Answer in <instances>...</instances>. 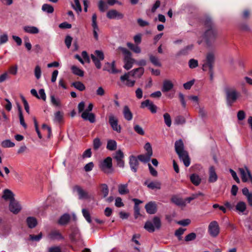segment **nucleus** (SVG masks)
Instances as JSON below:
<instances>
[{
	"label": "nucleus",
	"instance_id": "nucleus-32",
	"mask_svg": "<svg viewBox=\"0 0 252 252\" xmlns=\"http://www.w3.org/2000/svg\"><path fill=\"white\" fill-rule=\"evenodd\" d=\"M171 201L179 206H185L186 205V201H184L182 198L176 196H174L171 198Z\"/></svg>",
	"mask_w": 252,
	"mask_h": 252
},
{
	"label": "nucleus",
	"instance_id": "nucleus-22",
	"mask_svg": "<svg viewBox=\"0 0 252 252\" xmlns=\"http://www.w3.org/2000/svg\"><path fill=\"white\" fill-rule=\"evenodd\" d=\"M144 185H146L148 188L152 189H159L161 188V183L160 182L158 181L150 183H149L148 181H146L144 183Z\"/></svg>",
	"mask_w": 252,
	"mask_h": 252
},
{
	"label": "nucleus",
	"instance_id": "nucleus-16",
	"mask_svg": "<svg viewBox=\"0 0 252 252\" xmlns=\"http://www.w3.org/2000/svg\"><path fill=\"white\" fill-rule=\"evenodd\" d=\"M130 76H131V75L129 74V72H127L125 73L124 75L121 76L120 79L123 82H125L126 81L125 83L126 86L128 87H132L134 85L135 81L129 80Z\"/></svg>",
	"mask_w": 252,
	"mask_h": 252
},
{
	"label": "nucleus",
	"instance_id": "nucleus-44",
	"mask_svg": "<svg viewBox=\"0 0 252 252\" xmlns=\"http://www.w3.org/2000/svg\"><path fill=\"white\" fill-rule=\"evenodd\" d=\"M42 10L48 13H52L54 12V7L50 4H44L42 6Z\"/></svg>",
	"mask_w": 252,
	"mask_h": 252
},
{
	"label": "nucleus",
	"instance_id": "nucleus-13",
	"mask_svg": "<svg viewBox=\"0 0 252 252\" xmlns=\"http://www.w3.org/2000/svg\"><path fill=\"white\" fill-rule=\"evenodd\" d=\"M129 158V164L130 169L133 172L135 173L138 170L139 164L138 159L133 155L130 156Z\"/></svg>",
	"mask_w": 252,
	"mask_h": 252
},
{
	"label": "nucleus",
	"instance_id": "nucleus-33",
	"mask_svg": "<svg viewBox=\"0 0 252 252\" xmlns=\"http://www.w3.org/2000/svg\"><path fill=\"white\" fill-rule=\"evenodd\" d=\"M149 57L150 61L153 64H154L155 66H159V67L161 66V63L159 61V60L158 58V57H157L152 54H149Z\"/></svg>",
	"mask_w": 252,
	"mask_h": 252
},
{
	"label": "nucleus",
	"instance_id": "nucleus-15",
	"mask_svg": "<svg viewBox=\"0 0 252 252\" xmlns=\"http://www.w3.org/2000/svg\"><path fill=\"white\" fill-rule=\"evenodd\" d=\"M9 209L13 214H17L21 211V207L15 199H13L10 202Z\"/></svg>",
	"mask_w": 252,
	"mask_h": 252
},
{
	"label": "nucleus",
	"instance_id": "nucleus-6",
	"mask_svg": "<svg viewBox=\"0 0 252 252\" xmlns=\"http://www.w3.org/2000/svg\"><path fill=\"white\" fill-rule=\"evenodd\" d=\"M215 61L214 54L212 52L207 53L205 60L203 61L202 70L205 71L214 70Z\"/></svg>",
	"mask_w": 252,
	"mask_h": 252
},
{
	"label": "nucleus",
	"instance_id": "nucleus-31",
	"mask_svg": "<svg viewBox=\"0 0 252 252\" xmlns=\"http://www.w3.org/2000/svg\"><path fill=\"white\" fill-rule=\"evenodd\" d=\"M192 45H188L183 49L179 51L176 54L177 56H185L189 54V52L192 50Z\"/></svg>",
	"mask_w": 252,
	"mask_h": 252
},
{
	"label": "nucleus",
	"instance_id": "nucleus-55",
	"mask_svg": "<svg viewBox=\"0 0 252 252\" xmlns=\"http://www.w3.org/2000/svg\"><path fill=\"white\" fill-rule=\"evenodd\" d=\"M1 146L4 148L13 147L15 146V144L10 140H5L1 143Z\"/></svg>",
	"mask_w": 252,
	"mask_h": 252
},
{
	"label": "nucleus",
	"instance_id": "nucleus-56",
	"mask_svg": "<svg viewBox=\"0 0 252 252\" xmlns=\"http://www.w3.org/2000/svg\"><path fill=\"white\" fill-rule=\"evenodd\" d=\"M82 213H83V216L86 219L87 221L88 222L91 223L92 222V220H91V216H90L89 212L85 209H82Z\"/></svg>",
	"mask_w": 252,
	"mask_h": 252
},
{
	"label": "nucleus",
	"instance_id": "nucleus-25",
	"mask_svg": "<svg viewBox=\"0 0 252 252\" xmlns=\"http://www.w3.org/2000/svg\"><path fill=\"white\" fill-rule=\"evenodd\" d=\"M49 237L52 240H63V236L59 230H53L49 234Z\"/></svg>",
	"mask_w": 252,
	"mask_h": 252
},
{
	"label": "nucleus",
	"instance_id": "nucleus-58",
	"mask_svg": "<svg viewBox=\"0 0 252 252\" xmlns=\"http://www.w3.org/2000/svg\"><path fill=\"white\" fill-rule=\"evenodd\" d=\"M196 237V234L194 232H192L189 234L185 237V240L186 242L191 241L195 239Z\"/></svg>",
	"mask_w": 252,
	"mask_h": 252
},
{
	"label": "nucleus",
	"instance_id": "nucleus-52",
	"mask_svg": "<svg viewBox=\"0 0 252 252\" xmlns=\"http://www.w3.org/2000/svg\"><path fill=\"white\" fill-rule=\"evenodd\" d=\"M51 102L52 104L55 106H61V101L58 98H56L54 95H51Z\"/></svg>",
	"mask_w": 252,
	"mask_h": 252
},
{
	"label": "nucleus",
	"instance_id": "nucleus-34",
	"mask_svg": "<svg viewBox=\"0 0 252 252\" xmlns=\"http://www.w3.org/2000/svg\"><path fill=\"white\" fill-rule=\"evenodd\" d=\"M23 29L26 32L31 34H36L39 32L38 28L33 26H25Z\"/></svg>",
	"mask_w": 252,
	"mask_h": 252
},
{
	"label": "nucleus",
	"instance_id": "nucleus-29",
	"mask_svg": "<svg viewBox=\"0 0 252 252\" xmlns=\"http://www.w3.org/2000/svg\"><path fill=\"white\" fill-rule=\"evenodd\" d=\"M247 169H248L247 167H245V168H240L239 169V171L242 180L243 182H247L248 179L249 178L248 177Z\"/></svg>",
	"mask_w": 252,
	"mask_h": 252
},
{
	"label": "nucleus",
	"instance_id": "nucleus-49",
	"mask_svg": "<svg viewBox=\"0 0 252 252\" xmlns=\"http://www.w3.org/2000/svg\"><path fill=\"white\" fill-rule=\"evenodd\" d=\"M73 8L77 12H80L82 11V8L79 2V0H74V4H72Z\"/></svg>",
	"mask_w": 252,
	"mask_h": 252
},
{
	"label": "nucleus",
	"instance_id": "nucleus-17",
	"mask_svg": "<svg viewBox=\"0 0 252 252\" xmlns=\"http://www.w3.org/2000/svg\"><path fill=\"white\" fill-rule=\"evenodd\" d=\"M103 69L113 74H115L119 72L116 68L115 61H113L112 63L108 62L105 63Z\"/></svg>",
	"mask_w": 252,
	"mask_h": 252
},
{
	"label": "nucleus",
	"instance_id": "nucleus-9",
	"mask_svg": "<svg viewBox=\"0 0 252 252\" xmlns=\"http://www.w3.org/2000/svg\"><path fill=\"white\" fill-rule=\"evenodd\" d=\"M109 123L113 130L117 131L118 133L121 132V126L118 125V118L113 114L109 116Z\"/></svg>",
	"mask_w": 252,
	"mask_h": 252
},
{
	"label": "nucleus",
	"instance_id": "nucleus-43",
	"mask_svg": "<svg viewBox=\"0 0 252 252\" xmlns=\"http://www.w3.org/2000/svg\"><path fill=\"white\" fill-rule=\"evenodd\" d=\"M236 209L240 212H244L246 209V203L243 201L239 202L236 206Z\"/></svg>",
	"mask_w": 252,
	"mask_h": 252
},
{
	"label": "nucleus",
	"instance_id": "nucleus-12",
	"mask_svg": "<svg viewBox=\"0 0 252 252\" xmlns=\"http://www.w3.org/2000/svg\"><path fill=\"white\" fill-rule=\"evenodd\" d=\"M106 17L109 19H122L124 17V15L116 9H111L107 12Z\"/></svg>",
	"mask_w": 252,
	"mask_h": 252
},
{
	"label": "nucleus",
	"instance_id": "nucleus-26",
	"mask_svg": "<svg viewBox=\"0 0 252 252\" xmlns=\"http://www.w3.org/2000/svg\"><path fill=\"white\" fill-rule=\"evenodd\" d=\"M81 117L84 120H88L91 123H94L95 121V115L92 113L83 112Z\"/></svg>",
	"mask_w": 252,
	"mask_h": 252
},
{
	"label": "nucleus",
	"instance_id": "nucleus-42",
	"mask_svg": "<svg viewBox=\"0 0 252 252\" xmlns=\"http://www.w3.org/2000/svg\"><path fill=\"white\" fill-rule=\"evenodd\" d=\"M71 69L73 74L80 77L84 76V71L76 66L73 65Z\"/></svg>",
	"mask_w": 252,
	"mask_h": 252
},
{
	"label": "nucleus",
	"instance_id": "nucleus-30",
	"mask_svg": "<svg viewBox=\"0 0 252 252\" xmlns=\"http://www.w3.org/2000/svg\"><path fill=\"white\" fill-rule=\"evenodd\" d=\"M191 182L195 186H198L201 181V178L196 174H192L190 176Z\"/></svg>",
	"mask_w": 252,
	"mask_h": 252
},
{
	"label": "nucleus",
	"instance_id": "nucleus-39",
	"mask_svg": "<svg viewBox=\"0 0 252 252\" xmlns=\"http://www.w3.org/2000/svg\"><path fill=\"white\" fill-rule=\"evenodd\" d=\"M118 191L121 194H126L129 192L127 184H121L118 187Z\"/></svg>",
	"mask_w": 252,
	"mask_h": 252
},
{
	"label": "nucleus",
	"instance_id": "nucleus-24",
	"mask_svg": "<svg viewBox=\"0 0 252 252\" xmlns=\"http://www.w3.org/2000/svg\"><path fill=\"white\" fill-rule=\"evenodd\" d=\"M173 84L170 80H166L163 82L161 91L163 93L168 92L173 88Z\"/></svg>",
	"mask_w": 252,
	"mask_h": 252
},
{
	"label": "nucleus",
	"instance_id": "nucleus-1",
	"mask_svg": "<svg viewBox=\"0 0 252 252\" xmlns=\"http://www.w3.org/2000/svg\"><path fill=\"white\" fill-rule=\"evenodd\" d=\"M204 26L207 29L204 32L203 37L205 39L206 44L208 46H211L218 37V29L212 19L210 17L205 18L204 21Z\"/></svg>",
	"mask_w": 252,
	"mask_h": 252
},
{
	"label": "nucleus",
	"instance_id": "nucleus-48",
	"mask_svg": "<svg viewBox=\"0 0 252 252\" xmlns=\"http://www.w3.org/2000/svg\"><path fill=\"white\" fill-rule=\"evenodd\" d=\"M163 118L166 125L167 126L170 127L171 125V119L170 115L167 113H165L163 115Z\"/></svg>",
	"mask_w": 252,
	"mask_h": 252
},
{
	"label": "nucleus",
	"instance_id": "nucleus-28",
	"mask_svg": "<svg viewBox=\"0 0 252 252\" xmlns=\"http://www.w3.org/2000/svg\"><path fill=\"white\" fill-rule=\"evenodd\" d=\"M14 194L13 193L8 189H5L3 190V194L2 197L4 200H9L10 202L13 199H15L14 197Z\"/></svg>",
	"mask_w": 252,
	"mask_h": 252
},
{
	"label": "nucleus",
	"instance_id": "nucleus-23",
	"mask_svg": "<svg viewBox=\"0 0 252 252\" xmlns=\"http://www.w3.org/2000/svg\"><path fill=\"white\" fill-rule=\"evenodd\" d=\"M123 113L125 119L128 121H131L133 118V114L128 106L125 105L124 107Z\"/></svg>",
	"mask_w": 252,
	"mask_h": 252
},
{
	"label": "nucleus",
	"instance_id": "nucleus-61",
	"mask_svg": "<svg viewBox=\"0 0 252 252\" xmlns=\"http://www.w3.org/2000/svg\"><path fill=\"white\" fill-rule=\"evenodd\" d=\"M41 68L39 65H36L34 69V75L37 79H39L41 77Z\"/></svg>",
	"mask_w": 252,
	"mask_h": 252
},
{
	"label": "nucleus",
	"instance_id": "nucleus-18",
	"mask_svg": "<svg viewBox=\"0 0 252 252\" xmlns=\"http://www.w3.org/2000/svg\"><path fill=\"white\" fill-rule=\"evenodd\" d=\"M69 238L72 242L79 241L81 239V234L77 228L74 227L72 228L71 233L69 235Z\"/></svg>",
	"mask_w": 252,
	"mask_h": 252
},
{
	"label": "nucleus",
	"instance_id": "nucleus-54",
	"mask_svg": "<svg viewBox=\"0 0 252 252\" xmlns=\"http://www.w3.org/2000/svg\"><path fill=\"white\" fill-rule=\"evenodd\" d=\"M133 129L134 131L140 135H144L145 134L144 130L142 127L138 125H136L134 126Z\"/></svg>",
	"mask_w": 252,
	"mask_h": 252
},
{
	"label": "nucleus",
	"instance_id": "nucleus-14",
	"mask_svg": "<svg viewBox=\"0 0 252 252\" xmlns=\"http://www.w3.org/2000/svg\"><path fill=\"white\" fill-rule=\"evenodd\" d=\"M140 107L141 108L148 107V109L152 113H156L157 110V106H156L152 102L150 101V100L149 99H147L144 101H142L141 103Z\"/></svg>",
	"mask_w": 252,
	"mask_h": 252
},
{
	"label": "nucleus",
	"instance_id": "nucleus-5",
	"mask_svg": "<svg viewBox=\"0 0 252 252\" xmlns=\"http://www.w3.org/2000/svg\"><path fill=\"white\" fill-rule=\"evenodd\" d=\"M119 48L124 55V68L126 70L130 69L135 62V60L131 57V53L124 47H120Z\"/></svg>",
	"mask_w": 252,
	"mask_h": 252
},
{
	"label": "nucleus",
	"instance_id": "nucleus-10",
	"mask_svg": "<svg viewBox=\"0 0 252 252\" xmlns=\"http://www.w3.org/2000/svg\"><path fill=\"white\" fill-rule=\"evenodd\" d=\"M124 158V154L121 150H118L113 156V158L117 162V165L121 168H123L125 166Z\"/></svg>",
	"mask_w": 252,
	"mask_h": 252
},
{
	"label": "nucleus",
	"instance_id": "nucleus-36",
	"mask_svg": "<svg viewBox=\"0 0 252 252\" xmlns=\"http://www.w3.org/2000/svg\"><path fill=\"white\" fill-rule=\"evenodd\" d=\"M27 223L28 227L30 228L35 227L37 223L36 219L32 217H28L27 219Z\"/></svg>",
	"mask_w": 252,
	"mask_h": 252
},
{
	"label": "nucleus",
	"instance_id": "nucleus-4",
	"mask_svg": "<svg viewBox=\"0 0 252 252\" xmlns=\"http://www.w3.org/2000/svg\"><path fill=\"white\" fill-rule=\"evenodd\" d=\"M161 226V221L159 217L155 216L152 220H147L144 225V228L149 232L153 233L156 229L159 230Z\"/></svg>",
	"mask_w": 252,
	"mask_h": 252
},
{
	"label": "nucleus",
	"instance_id": "nucleus-35",
	"mask_svg": "<svg viewBox=\"0 0 252 252\" xmlns=\"http://www.w3.org/2000/svg\"><path fill=\"white\" fill-rule=\"evenodd\" d=\"M151 155H148V154H141L138 155L137 158L140 161L144 162V163H147L149 162L151 158Z\"/></svg>",
	"mask_w": 252,
	"mask_h": 252
},
{
	"label": "nucleus",
	"instance_id": "nucleus-3",
	"mask_svg": "<svg viewBox=\"0 0 252 252\" xmlns=\"http://www.w3.org/2000/svg\"><path fill=\"white\" fill-rule=\"evenodd\" d=\"M224 90L227 104L231 107L239 97L240 93L234 88L226 87Z\"/></svg>",
	"mask_w": 252,
	"mask_h": 252
},
{
	"label": "nucleus",
	"instance_id": "nucleus-40",
	"mask_svg": "<svg viewBox=\"0 0 252 252\" xmlns=\"http://www.w3.org/2000/svg\"><path fill=\"white\" fill-rule=\"evenodd\" d=\"M71 86L74 87L80 91H83L85 90V86L81 82L76 81L71 84Z\"/></svg>",
	"mask_w": 252,
	"mask_h": 252
},
{
	"label": "nucleus",
	"instance_id": "nucleus-47",
	"mask_svg": "<svg viewBox=\"0 0 252 252\" xmlns=\"http://www.w3.org/2000/svg\"><path fill=\"white\" fill-rule=\"evenodd\" d=\"M91 59H92L93 62L94 63L96 67L98 69H100L101 67V64L100 63V61L96 56L94 54H91Z\"/></svg>",
	"mask_w": 252,
	"mask_h": 252
},
{
	"label": "nucleus",
	"instance_id": "nucleus-53",
	"mask_svg": "<svg viewBox=\"0 0 252 252\" xmlns=\"http://www.w3.org/2000/svg\"><path fill=\"white\" fill-rule=\"evenodd\" d=\"M42 237V234L40 232L37 235L30 234L29 236V240L32 241H39Z\"/></svg>",
	"mask_w": 252,
	"mask_h": 252
},
{
	"label": "nucleus",
	"instance_id": "nucleus-60",
	"mask_svg": "<svg viewBox=\"0 0 252 252\" xmlns=\"http://www.w3.org/2000/svg\"><path fill=\"white\" fill-rule=\"evenodd\" d=\"M189 65L190 68H194L198 66V63L197 60L191 59L189 62Z\"/></svg>",
	"mask_w": 252,
	"mask_h": 252
},
{
	"label": "nucleus",
	"instance_id": "nucleus-2",
	"mask_svg": "<svg viewBox=\"0 0 252 252\" xmlns=\"http://www.w3.org/2000/svg\"><path fill=\"white\" fill-rule=\"evenodd\" d=\"M175 150L180 160L183 161L186 167L190 165V158L188 153L184 150V145L182 139L176 141L175 143Z\"/></svg>",
	"mask_w": 252,
	"mask_h": 252
},
{
	"label": "nucleus",
	"instance_id": "nucleus-7",
	"mask_svg": "<svg viewBox=\"0 0 252 252\" xmlns=\"http://www.w3.org/2000/svg\"><path fill=\"white\" fill-rule=\"evenodd\" d=\"M99 168L104 173L109 174L114 172L113 168L112 159L108 157L105 158L100 164Z\"/></svg>",
	"mask_w": 252,
	"mask_h": 252
},
{
	"label": "nucleus",
	"instance_id": "nucleus-50",
	"mask_svg": "<svg viewBox=\"0 0 252 252\" xmlns=\"http://www.w3.org/2000/svg\"><path fill=\"white\" fill-rule=\"evenodd\" d=\"M98 7L100 11L102 12H104L108 8L106 4L102 0H100L98 2Z\"/></svg>",
	"mask_w": 252,
	"mask_h": 252
},
{
	"label": "nucleus",
	"instance_id": "nucleus-46",
	"mask_svg": "<svg viewBox=\"0 0 252 252\" xmlns=\"http://www.w3.org/2000/svg\"><path fill=\"white\" fill-rule=\"evenodd\" d=\"M97 16L95 13H94L92 16V26L93 28V31L97 32L99 31V28L97 25L96 22Z\"/></svg>",
	"mask_w": 252,
	"mask_h": 252
},
{
	"label": "nucleus",
	"instance_id": "nucleus-64",
	"mask_svg": "<svg viewBox=\"0 0 252 252\" xmlns=\"http://www.w3.org/2000/svg\"><path fill=\"white\" fill-rule=\"evenodd\" d=\"M48 252H62V250L59 246H53L48 248Z\"/></svg>",
	"mask_w": 252,
	"mask_h": 252
},
{
	"label": "nucleus",
	"instance_id": "nucleus-51",
	"mask_svg": "<svg viewBox=\"0 0 252 252\" xmlns=\"http://www.w3.org/2000/svg\"><path fill=\"white\" fill-rule=\"evenodd\" d=\"M101 145V142H100L99 138H95L93 140V148L94 150H98Z\"/></svg>",
	"mask_w": 252,
	"mask_h": 252
},
{
	"label": "nucleus",
	"instance_id": "nucleus-20",
	"mask_svg": "<svg viewBox=\"0 0 252 252\" xmlns=\"http://www.w3.org/2000/svg\"><path fill=\"white\" fill-rule=\"evenodd\" d=\"M144 72V68L142 67H140L139 68L134 69L128 72L129 74L135 78H140L142 75L143 74Z\"/></svg>",
	"mask_w": 252,
	"mask_h": 252
},
{
	"label": "nucleus",
	"instance_id": "nucleus-11",
	"mask_svg": "<svg viewBox=\"0 0 252 252\" xmlns=\"http://www.w3.org/2000/svg\"><path fill=\"white\" fill-rule=\"evenodd\" d=\"M73 189L77 191L79 199H87L90 198L89 193L78 185L74 186Z\"/></svg>",
	"mask_w": 252,
	"mask_h": 252
},
{
	"label": "nucleus",
	"instance_id": "nucleus-38",
	"mask_svg": "<svg viewBox=\"0 0 252 252\" xmlns=\"http://www.w3.org/2000/svg\"><path fill=\"white\" fill-rule=\"evenodd\" d=\"M106 148L110 151H114L117 149V143L114 140L107 141Z\"/></svg>",
	"mask_w": 252,
	"mask_h": 252
},
{
	"label": "nucleus",
	"instance_id": "nucleus-19",
	"mask_svg": "<svg viewBox=\"0 0 252 252\" xmlns=\"http://www.w3.org/2000/svg\"><path fill=\"white\" fill-rule=\"evenodd\" d=\"M146 212L149 214H154L157 212L156 204L154 202H149L145 206Z\"/></svg>",
	"mask_w": 252,
	"mask_h": 252
},
{
	"label": "nucleus",
	"instance_id": "nucleus-27",
	"mask_svg": "<svg viewBox=\"0 0 252 252\" xmlns=\"http://www.w3.org/2000/svg\"><path fill=\"white\" fill-rule=\"evenodd\" d=\"M69 214L65 213L62 215L58 220V223L62 225L67 224L70 220Z\"/></svg>",
	"mask_w": 252,
	"mask_h": 252
},
{
	"label": "nucleus",
	"instance_id": "nucleus-37",
	"mask_svg": "<svg viewBox=\"0 0 252 252\" xmlns=\"http://www.w3.org/2000/svg\"><path fill=\"white\" fill-rule=\"evenodd\" d=\"M18 113H19V117L20 119V124L25 128H26L27 127V126L25 122L24 116L22 113V108L20 106V105H18Z\"/></svg>",
	"mask_w": 252,
	"mask_h": 252
},
{
	"label": "nucleus",
	"instance_id": "nucleus-63",
	"mask_svg": "<svg viewBox=\"0 0 252 252\" xmlns=\"http://www.w3.org/2000/svg\"><path fill=\"white\" fill-rule=\"evenodd\" d=\"M94 167V163L93 162H90L85 165L84 169L86 172H89L92 170Z\"/></svg>",
	"mask_w": 252,
	"mask_h": 252
},
{
	"label": "nucleus",
	"instance_id": "nucleus-62",
	"mask_svg": "<svg viewBox=\"0 0 252 252\" xmlns=\"http://www.w3.org/2000/svg\"><path fill=\"white\" fill-rule=\"evenodd\" d=\"M144 148L145 150L147 151L146 154H148V155H151V156L153 155L152 148L150 143H146L145 145Z\"/></svg>",
	"mask_w": 252,
	"mask_h": 252
},
{
	"label": "nucleus",
	"instance_id": "nucleus-59",
	"mask_svg": "<svg viewBox=\"0 0 252 252\" xmlns=\"http://www.w3.org/2000/svg\"><path fill=\"white\" fill-rule=\"evenodd\" d=\"M63 119V114L60 111H58L55 114V120L58 123L62 122Z\"/></svg>",
	"mask_w": 252,
	"mask_h": 252
},
{
	"label": "nucleus",
	"instance_id": "nucleus-8",
	"mask_svg": "<svg viewBox=\"0 0 252 252\" xmlns=\"http://www.w3.org/2000/svg\"><path fill=\"white\" fill-rule=\"evenodd\" d=\"M220 228L218 222L216 220L211 221L208 226V232L210 236L216 237L220 233Z\"/></svg>",
	"mask_w": 252,
	"mask_h": 252
},
{
	"label": "nucleus",
	"instance_id": "nucleus-21",
	"mask_svg": "<svg viewBox=\"0 0 252 252\" xmlns=\"http://www.w3.org/2000/svg\"><path fill=\"white\" fill-rule=\"evenodd\" d=\"M209 179L208 181L210 183L215 182L218 179V176L215 171V167L213 166H211L209 168Z\"/></svg>",
	"mask_w": 252,
	"mask_h": 252
},
{
	"label": "nucleus",
	"instance_id": "nucleus-41",
	"mask_svg": "<svg viewBox=\"0 0 252 252\" xmlns=\"http://www.w3.org/2000/svg\"><path fill=\"white\" fill-rule=\"evenodd\" d=\"M126 45L130 49H131L135 53H141V49L137 45H134L130 42H127Z\"/></svg>",
	"mask_w": 252,
	"mask_h": 252
},
{
	"label": "nucleus",
	"instance_id": "nucleus-57",
	"mask_svg": "<svg viewBox=\"0 0 252 252\" xmlns=\"http://www.w3.org/2000/svg\"><path fill=\"white\" fill-rule=\"evenodd\" d=\"M186 120L183 116H178L175 119V123L177 125H182L185 123Z\"/></svg>",
	"mask_w": 252,
	"mask_h": 252
},
{
	"label": "nucleus",
	"instance_id": "nucleus-45",
	"mask_svg": "<svg viewBox=\"0 0 252 252\" xmlns=\"http://www.w3.org/2000/svg\"><path fill=\"white\" fill-rule=\"evenodd\" d=\"M100 188V191L103 195V197H106L109 193V189L107 185L105 184H101Z\"/></svg>",
	"mask_w": 252,
	"mask_h": 252
}]
</instances>
